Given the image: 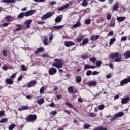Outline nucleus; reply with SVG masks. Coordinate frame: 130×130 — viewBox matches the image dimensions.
<instances>
[{
  "label": "nucleus",
  "instance_id": "423d86ee",
  "mask_svg": "<svg viewBox=\"0 0 130 130\" xmlns=\"http://www.w3.org/2000/svg\"><path fill=\"white\" fill-rule=\"evenodd\" d=\"M64 45L66 46V47H70V46H73V45H75V43L71 41H65Z\"/></svg>",
  "mask_w": 130,
  "mask_h": 130
},
{
  "label": "nucleus",
  "instance_id": "4468645a",
  "mask_svg": "<svg viewBox=\"0 0 130 130\" xmlns=\"http://www.w3.org/2000/svg\"><path fill=\"white\" fill-rule=\"evenodd\" d=\"M96 67L93 65L86 64L84 66V70H89V69H95Z\"/></svg>",
  "mask_w": 130,
  "mask_h": 130
},
{
  "label": "nucleus",
  "instance_id": "a211bd4d",
  "mask_svg": "<svg viewBox=\"0 0 130 130\" xmlns=\"http://www.w3.org/2000/svg\"><path fill=\"white\" fill-rule=\"evenodd\" d=\"M110 27H114L115 26V19L112 18L109 23Z\"/></svg>",
  "mask_w": 130,
  "mask_h": 130
},
{
  "label": "nucleus",
  "instance_id": "7c9ffc66",
  "mask_svg": "<svg viewBox=\"0 0 130 130\" xmlns=\"http://www.w3.org/2000/svg\"><path fill=\"white\" fill-rule=\"evenodd\" d=\"M77 83H81L82 82V78L80 76H76Z\"/></svg>",
  "mask_w": 130,
  "mask_h": 130
},
{
  "label": "nucleus",
  "instance_id": "7ed1b4c3",
  "mask_svg": "<svg viewBox=\"0 0 130 130\" xmlns=\"http://www.w3.org/2000/svg\"><path fill=\"white\" fill-rule=\"evenodd\" d=\"M130 82V76L128 78H125L120 82V86H124Z\"/></svg>",
  "mask_w": 130,
  "mask_h": 130
},
{
  "label": "nucleus",
  "instance_id": "79ce46f5",
  "mask_svg": "<svg viewBox=\"0 0 130 130\" xmlns=\"http://www.w3.org/2000/svg\"><path fill=\"white\" fill-rule=\"evenodd\" d=\"M15 126H16V125L15 124H12L9 127V130H13V128H15Z\"/></svg>",
  "mask_w": 130,
  "mask_h": 130
},
{
  "label": "nucleus",
  "instance_id": "5701e85b",
  "mask_svg": "<svg viewBox=\"0 0 130 130\" xmlns=\"http://www.w3.org/2000/svg\"><path fill=\"white\" fill-rule=\"evenodd\" d=\"M124 114L122 112H118V113L115 114L116 117H122Z\"/></svg>",
  "mask_w": 130,
  "mask_h": 130
},
{
  "label": "nucleus",
  "instance_id": "0e129e2a",
  "mask_svg": "<svg viewBox=\"0 0 130 130\" xmlns=\"http://www.w3.org/2000/svg\"><path fill=\"white\" fill-rule=\"evenodd\" d=\"M126 36H123V37H122L121 38V40L122 41H125V40H126Z\"/></svg>",
  "mask_w": 130,
  "mask_h": 130
},
{
  "label": "nucleus",
  "instance_id": "cd10ccee",
  "mask_svg": "<svg viewBox=\"0 0 130 130\" xmlns=\"http://www.w3.org/2000/svg\"><path fill=\"white\" fill-rule=\"evenodd\" d=\"M117 20L119 22H123V21H124V20H125V17H118L117 18Z\"/></svg>",
  "mask_w": 130,
  "mask_h": 130
},
{
  "label": "nucleus",
  "instance_id": "69168bd1",
  "mask_svg": "<svg viewBox=\"0 0 130 130\" xmlns=\"http://www.w3.org/2000/svg\"><path fill=\"white\" fill-rule=\"evenodd\" d=\"M107 35L108 36H112V35H113V31H110Z\"/></svg>",
  "mask_w": 130,
  "mask_h": 130
},
{
  "label": "nucleus",
  "instance_id": "b1692460",
  "mask_svg": "<svg viewBox=\"0 0 130 130\" xmlns=\"http://www.w3.org/2000/svg\"><path fill=\"white\" fill-rule=\"evenodd\" d=\"M68 91L70 94L74 93V87L73 86H70L68 88Z\"/></svg>",
  "mask_w": 130,
  "mask_h": 130
},
{
  "label": "nucleus",
  "instance_id": "a18cd8bd",
  "mask_svg": "<svg viewBox=\"0 0 130 130\" xmlns=\"http://www.w3.org/2000/svg\"><path fill=\"white\" fill-rule=\"evenodd\" d=\"M2 54H3V55L4 57H6V56H7V55H8V54H7V50H3V51H2Z\"/></svg>",
  "mask_w": 130,
  "mask_h": 130
},
{
  "label": "nucleus",
  "instance_id": "4d7b16f0",
  "mask_svg": "<svg viewBox=\"0 0 130 130\" xmlns=\"http://www.w3.org/2000/svg\"><path fill=\"white\" fill-rule=\"evenodd\" d=\"M3 70H4V71H7V70H8V66L7 65H4L3 67H2Z\"/></svg>",
  "mask_w": 130,
  "mask_h": 130
},
{
  "label": "nucleus",
  "instance_id": "f8f14e48",
  "mask_svg": "<svg viewBox=\"0 0 130 130\" xmlns=\"http://www.w3.org/2000/svg\"><path fill=\"white\" fill-rule=\"evenodd\" d=\"M84 39V35H80L78 36V37L76 38V41L77 42H81L82 40Z\"/></svg>",
  "mask_w": 130,
  "mask_h": 130
},
{
  "label": "nucleus",
  "instance_id": "4be33fe9",
  "mask_svg": "<svg viewBox=\"0 0 130 130\" xmlns=\"http://www.w3.org/2000/svg\"><path fill=\"white\" fill-rule=\"evenodd\" d=\"M99 38V35H92L90 37L91 40H97Z\"/></svg>",
  "mask_w": 130,
  "mask_h": 130
},
{
  "label": "nucleus",
  "instance_id": "473e14b6",
  "mask_svg": "<svg viewBox=\"0 0 130 130\" xmlns=\"http://www.w3.org/2000/svg\"><path fill=\"white\" fill-rule=\"evenodd\" d=\"M24 16H25L24 12H21L20 14H19L17 16L18 19H22L24 18Z\"/></svg>",
  "mask_w": 130,
  "mask_h": 130
},
{
  "label": "nucleus",
  "instance_id": "a19ab883",
  "mask_svg": "<svg viewBox=\"0 0 130 130\" xmlns=\"http://www.w3.org/2000/svg\"><path fill=\"white\" fill-rule=\"evenodd\" d=\"M7 122H8V119L6 118H3L0 120V123H5Z\"/></svg>",
  "mask_w": 130,
  "mask_h": 130
},
{
  "label": "nucleus",
  "instance_id": "bf43d9fd",
  "mask_svg": "<svg viewBox=\"0 0 130 130\" xmlns=\"http://www.w3.org/2000/svg\"><path fill=\"white\" fill-rule=\"evenodd\" d=\"M111 19V14H108L107 15V20H110Z\"/></svg>",
  "mask_w": 130,
  "mask_h": 130
},
{
  "label": "nucleus",
  "instance_id": "8fccbe9b",
  "mask_svg": "<svg viewBox=\"0 0 130 130\" xmlns=\"http://www.w3.org/2000/svg\"><path fill=\"white\" fill-rule=\"evenodd\" d=\"M115 62H119L121 61V58L117 57L115 60Z\"/></svg>",
  "mask_w": 130,
  "mask_h": 130
},
{
  "label": "nucleus",
  "instance_id": "e433bc0d",
  "mask_svg": "<svg viewBox=\"0 0 130 130\" xmlns=\"http://www.w3.org/2000/svg\"><path fill=\"white\" fill-rule=\"evenodd\" d=\"M82 7H87L88 6V2H87V0H83L82 3Z\"/></svg>",
  "mask_w": 130,
  "mask_h": 130
},
{
  "label": "nucleus",
  "instance_id": "c03bdc74",
  "mask_svg": "<svg viewBox=\"0 0 130 130\" xmlns=\"http://www.w3.org/2000/svg\"><path fill=\"white\" fill-rule=\"evenodd\" d=\"M51 115H53V116H55L56 114H57V112L56 111H53L50 113Z\"/></svg>",
  "mask_w": 130,
  "mask_h": 130
},
{
  "label": "nucleus",
  "instance_id": "0eeeda50",
  "mask_svg": "<svg viewBox=\"0 0 130 130\" xmlns=\"http://www.w3.org/2000/svg\"><path fill=\"white\" fill-rule=\"evenodd\" d=\"M129 97L124 98L121 99V103L122 104H126V103H128L129 102Z\"/></svg>",
  "mask_w": 130,
  "mask_h": 130
},
{
  "label": "nucleus",
  "instance_id": "4c0bfd02",
  "mask_svg": "<svg viewBox=\"0 0 130 130\" xmlns=\"http://www.w3.org/2000/svg\"><path fill=\"white\" fill-rule=\"evenodd\" d=\"M84 23L86 25H90V24H91V19H85L84 21Z\"/></svg>",
  "mask_w": 130,
  "mask_h": 130
},
{
  "label": "nucleus",
  "instance_id": "13d9d810",
  "mask_svg": "<svg viewBox=\"0 0 130 130\" xmlns=\"http://www.w3.org/2000/svg\"><path fill=\"white\" fill-rule=\"evenodd\" d=\"M44 44L45 45H48V43H47V39H45L44 40Z\"/></svg>",
  "mask_w": 130,
  "mask_h": 130
},
{
  "label": "nucleus",
  "instance_id": "c756f323",
  "mask_svg": "<svg viewBox=\"0 0 130 130\" xmlns=\"http://www.w3.org/2000/svg\"><path fill=\"white\" fill-rule=\"evenodd\" d=\"M116 41V39H115V38H112L110 39L109 42L110 45H112V44H113V43H114V42H115Z\"/></svg>",
  "mask_w": 130,
  "mask_h": 130
},
{
  "label": "nucleus",
  "instance_id": "20e7f679",
  "mask_svg": "<svg viewBox=\"0 0 130 130\" xmlns=\"http://www.w3.org/2000/svg\"><path fill=\"white\" fill-rule=\"evenodd\" d=\"M52 16V13L51 12H48L44 14L41 18V20H46L48 18H50Z\"/></svg>",
  "mask_w": 130,
  "mask_h": 130
},
{
  "label": "nucleus",
  "instance_id": "9d476101",
  "mask_svg": "<svg viewBox=\"0 0 130 130\" xmlns=\"http://www.w3.org/2000/svg\"><path fill=\"white\" fill-rule=\"evenodd\" d=\"M80 20H78V21L76 22L75 24H74L73 25V28H79V27H81L82 26V24L81 23V22H80Z\"/></svg>",
  "mask_w": 130,
  "mask_h": 130
},
{
  "label": "nucleus",
  "instance_id": "e2e57ef3",
  "mask_svg": "<svg viewBox=\"0 0 130 130\" xmlns=\"http://www.w3.org/2000/svg\"><path fill=\"white\" fill-rule=\"evenodd\" d=\"M9 26V23H5L2 24L3 27H8Z\"/></svg>",
  "mask_w": 130,
  "mask_h": 130
},
{
  "label": "nucleus",
  "instance_id": "f257e3e1",
  "mask_svg": "<svg viewBox=\"0 0 130 130\" xmlns=\"http://www.w3.org/2000/svg\"><path fill=\"white\" fill-rule=\"evenodd\" d=\"M52 67H55L57 69H61L63 67V61L61 59L56 58L54 60Z\"/></svg>",
  "mask_w": 130,
  "mask_h": 130
},
{
  "label": "nucleus",
  "instance_id": "5fc2aeb1",
  "mask_svg": "<svg viewBox=\"0 0 130 130\" xmlns=\"http://www.w3.org/2000/svg\"><path fill=\"white\" fill-rule=\"evenodd\" d=\"M56 98L57 100H59L61 98H62V95L61 94H58L56 95Z\"/></svg>",
  "mask_w": 130,
  "mask_h": 130
},
{
  "label": "nucleus",
  "instance_id": "052dcab7",
  "mask_svg": "<svg viewBox=\"0 0 130 130\" xmlns=\"http://www.w3.org/2000/svg\"><path fill=\"white\" fill-rule=\"evenodd\" d=\"M10 79H12L13 81H14V78H16V74H13L11 77H10Z\"/></svg>",
  "mask_w": 130,
  "mask_h": 130
},
{
  "label": "nucleus",
  "instance_id": "6e6d98bb",
  "mask_svg": "<svg viewBox=\"0 0 130 130\" xmlns=\"http://www.w3.org/2000/svg\"><path fill=\"white\" fill-rule=\"evenodd\" d=\"M44 92V87H42L40 89V94H42Z\"/></svg>",
  "mask_w": 130,
  "mask_h": 130
},
{
  "label": "nucleus",
  "instance_id": "6ab92c4d",
  "mask_svg": "<svg viewBox=\"0 0 130 130\" xmlns=\"http://www.w3.org/2000/svg\"><path fill=\"white\" fill-rule=\"evenodd\" d=\"M66 105L69 107L72 108V109H74V110L76 109V108L73 105V104H71V103L69 102H66Z\"/></svg>",
  "mask_w": 130,
  "mask_h": 130
},
{
  "label": "nucleus",
  "instance_id": "f3484780",
  "mask_svg": "<svg viewBox=\"0 0 130 130\" xmlns=\"http://www.w3.org/2000/svg\"><path fill=\"white\" fill-rule=\"evenodd\" d=\"M29 107L28 106H22L21 108H18L19 111H22V110H28Z\"/></svg>",
  "mask_w": 130,
  "mask_h": 130
},
{
  "label": "nucleus",
  "instance_id": "37998d69",
  "mask_svg": "<svg viewBox=\"0 0 130 130\" xmlns=\"http://www.w3.org/2000/svg\"><path fill=\"white\" fill-rule=\"evenodd\" d=\"M84 127L85 129H88L89 127H91V125L89 124H85L84 125Z\"/></svg>",
  "mask_w": 130,
  "mask_h": 130
},
{
  "label": "nucleus",
  "instance_id": "a878e982",
  "mask_svg": "<svg viewBox=\"0 0 130 130\" xmlns=\"http://www.w3.org/2000/svg\"><path fill=\"white\" fill-rule=\"evenodd\" d=\"M114 11H117L118 10V3H115L113 6Z\"/></svg>",
  "mask_w": 130,
  "mask_h": 130
},
{
  "label": "nucleus",
  "instance_id": "680f3d73",
  "mask_svg": "<svg viewBox=\"0 0 130 130\" xmlns=\"http://www.w3.org/2000/svg\"><path fill=\"white\" fill-rule=\"evenodd\" d=\"M99 74V72H98L97 71H95L93 72V73H92V75H93V76H95V75H98Z\"/></svg>",
  "mask_w": 130,
  "mask_h": 130
},
{
  "label": "nucleus",
  "instance_id": "2f4dec72",
  "mask_svg": "<svg viewBox=\"0 0 130 130\" xmlns=\"http://www.w3.org/2000/svg\"><path fill=\"white\" fill-rule=\"evenodd\" d=\"M62 18L61 17L58 16L55 19V22L56 23H59V22H61Z\"/></svg>",
  "mask_w": 130,
  "mask_h": 130
},
{
  "label": "nucleus",
  "instance_id": "603ef678",
  "mask_svg": "<svg viewBox=\"0 0 130 130\" xmlns=\"http://www.w3.org/2000/svg\"><path fill=\"white\" fill-rule=\"evenodd\" d=\"M116 118H117V117H116V115H115L114 116H113L112 117H111V121H113V120H115V119H116Z\"/></svg>",
  "mask_w": 130,
  "mask_h": 130
},
{
  "label": "nucleus",
  "instance_id": "412c9836",
  "mask_svg": "<svg viewBox=\"0 0 130 130\" xmlns=\"http://www.w3.org/2000/svg\"><path fill=\"white\" fill-rule=\"evenodd\" d=\"M26 121H29V122L33 120V115H30L26 118Z\"/></svg>",
  "mask_w": 130,
  "mask_h": 130
},
{
  "label": "nucleus",
  "instance_id": "72a5a7b5",
  "mask_svg": "<svg viewBox=\"0 0 130 130\" xmlns=\"http://www.w3.org/2000/svg\"><path fill=\"white\" fill-rule=\"evenodd\" d=\"M89 61L92 62V63H95V62L97 61V59L96 58V57H91V58H90Z\"/></svg>",
  "mask_w": 130,
  "mask_h": 130
},
{
  "label": "nucleus",
  "instance_id": "aec40b11",
  "mask_svg": "<svg viewBox=\"0 0 130 130\" xmlns=\"http://www.w3.org/2000/svg\"><path fill=\"white\" fill-rule=\"evenodd\" d=\"M32 23V20H28L25 21V24L26 25V28L27 29H29L30 28V24Z\"/></svg>",
  "mask_w": 130,
  "mask_h": 130
},
{
  "label": "nucleus",
  "instance_id": "39448f33",
  "mask_svg": "<svg viewBox=\"0 0 130 130\" xmlns=\"http://www.w3.org/2000/svg\"><path fill=\"white\" fill-rule=\"evenodd\" d=\"M117 57H119V53H113L110 55V58L111 59H114V58H116Z\"/></svg>",
  "mask_w": 130,
  "mask_h": 130
},
{
  "label": "nucleus",
  "instance_id": "774afa93",
  "mask_svg": "<svg viewBox=\"0 0 130 130\" xmlns=\"http://www.w3.org/2000/svg\"><path fill=\"white\" fill-rule=\"evenodd\" d=\"M43 57H48V54L46 53H44L42 55Z\"/></svg>",
  "mask_w": 130,
  "mask_h": 130
},
{
  "label": "nucleus",
  "instance_id": "09e8293b",
  "mask_svg": "<svg viewBox=\"0 0 130 130\" xmlns=\"http://www.w3.org/2000/svg\"><path fill=\"white\" fill-rule=\"evenodd\" d=\"M96 64L97 67H100L101 64H102V61H98L96 62Z\"/></svg>",
  "mask_w": 130,
  "mask_h": 130
},
{
  "label": "nucleus",
  "instance_id": "dca6fc26",
  "mask_svg": "<svg viewBox=\"0 0 130 130\" xmlns=\"http://www.w3.org/2000/svg\"><path fill=\"white\" fill-rule=\"evenodd\" d=\"M5 19L6 20L7 22H11V21H13V17L10 15L6 16Z\"/></svg>",
  "mask_w": 130,
  "mask_h": 130
},
{
  "label": "nucleus",
  "instance_id": "ddd939ff",
  "mask_svg": "<svg viewBox=\"0 0 130 130\" xmlns=\"http://www.w3.org/2000/svg\"><path fill=\"white\" fill-rule=\"evenodd\" d=\"M88 86L93 87V86H97V82L95 81L88 82L87 83Z\"/></svg>",
  "mask_w": 130,
  "mask_h": 130
},
{
  "label": "nucleus",
  "instance_id": "f704fd0d",
  "mask_svg": "<svg viewBox=\"0 0 130 130\" xmlns=\"http://www.w3.org/2000/svg\"><path fill=\"white\" fill-rule=\"evenodd\" d=\"M89 42V39L88 38H85L83 40L82 44H87Z\"/></svg>",
  "mask_w": 130,
  "mask_h": 130
},
{
  "label": "nucleus",
  "instance_id": "1a4fd4ad",
  "mask_svg": "<svg viewBox=\"0 0 130 130\" xmlns=\"http://www.w3.org/2000/svg\"><path fill=\"white\" fill-rule=\"evenodd\" d=\"M33 15V10H29L26 12H24V16L25 17H29L30 16H32Z\"/></svg>",
  "mask_w": 130,
  "mask_h": 130
},
{
  "label": "nucleus",
  "instance_id": "ea45409f",
  "mask_svg": "<svg viewBox=\"0 0 130 130\" xmlns=\"http://www.w3.org/2000/svg\"><path fill=\"white\" fill-rule=\"evenodd\" d=\"M104 107H105V106L104 105L102 104L98 106V109L99 110H103L104 109Z\"/></svg>",
  "mask_w": 130,
  "mask_h": 130
},
{
  "label": "nucleus",
  "instance_id": "864d4df0",
  "mask_svg": "<svg viewBox=\"0 0 130 130\" xmlns=\"http://www.w3.org/2000/svg\"><path fill=\"white\" fill-rule=\"evenodd\" d=\"M5 116V111H0V117Z\"/></svg>",
  "mask_w": 130,
  "mask_h": 130
},
{
  "label": "nucleus",
  "instance_id": "2eb2a0df",
  "mask_svg": "<svg viewBox=\"0 0 130 130\" xmlns=\"http://www.w3.org/2000/svg\"><path fill=\"white\" fill-rule=\"evenodd\" d=\"M5 82L7 84H9V85H13V84H14V80H13L11 78H6V79L5 80Z\"/></svg>",
  "mask_w": 130,
  "mask_h": 130
},
{
  "label": "nucleus",
  "instance_id": "338daca9",
  "mask_svg": "<svg viewBox=\"0 0 130 130\" xmlns=\"http://www.w3.org/2000/svg\"><path fill=\"white\" fill-rule=\"evenodd\" d=\"M50 107H54V106H55V104H54V103H51L50 104Z\"/></svg>",
  "mask_w": 130,
  "mask_h": 130
},
{
  "label": "nucleus",
  "instance_id": "58836bf2",
  "mask_svg": "<svg viewBox=\"0 0 130 130\" xmlns=\"http://www.w3.org/2000/svg\"><path fill=\"white\" fill-rule=\"evenodd\" d=\"M17 26L18 27L16 28V31H20V30H22V28H23V26H22L20 24H17Z\"/></svg>",
  "mask_w": 130,
  "mask_h": 130
},
{
  "label": "nucleus",
  "instance_id": "6e6552de",
  "mask_svg": "<svg viewBox=\"0 0 130 130\" xmlns=\"http://www.w3.org/2000/svg\"><path fill=\"white\" fill-rule=\"evenodd\" d=\"M70 7V4H67L66 5H64L63 6H61V7L57 9L58 11H63L65 9H68Z\"/></svg>",
  "mask_w": 130,
  "mask_h": 130
},
{
  "label": "nucleus",
  "instance_id": "9b49d317",
  "mask_svg": "<svg viewBox=\"0 0 130 130\" xmlns=\"http://www.w3.org/2000/svg\"><path fill=\"white\" fill-rule=\"evenodd\" d=\"M124 56H125L126 59H128L130 58V51H126L124 53Z\"/></svg>",
  "mask_w": 130,
  "mask_h": 130
},
{
  "label": "nucleus",
  "instance_id": "c85d7f7f",
  "mask_svg": "<svg viewBox=\"0 0 130 130\" xmlns=\"http://www.w3.org/2000/svg\"><path fill=\"white\" fill-rule=\"evenodd\" d=\"M37 103L38 104H42L43 103H44V99L41 98L39 100H37Z\"/></svg>",
  "mask_w": 130,
  "mask_h": 130
},
{
  "label": "nucleus",
  "instance_id": "c9c22d12",
  "mask_svg": "<svg viewBox=\"0 0 130 130\" xmlns=\"http://www.w3.org/2000/svg\"><path fill=\"white\" fill-rule=\"evenodd\" d=\"M88 116L89 117H96L97 116V114L95 113H89Z\"/></svg>",
  "mask_w": 130,
  "mask_h": 130
},
{
  "label": "nucleus",
  "instance_id": "3c124183",
  "mask_svg": "<svg viewBox=\"0 0 130 130\" xmlns=\"http://www.w3.org/2000/svg\"><path fill=\"white\" fill-rule=\"evenodd\" d=\"M86 75L87 76H91L92 75V71L88 70L86 72Z\"/></svg>",
  "mask_w": 130,
  "mask_h": 130
},
{
  "label": "nucleus",
  "instance_id": "de8ad7c7",
  "mask_svg": "<svg viewBox=\"0 0 130 130\" xmlns=\"http://www.w3.org/2000/svg\"><path fill=\"white\" fill-rule=\"evenodd\" d=\"M21 69L22 70V71H27L28 70V68H27V67H26V66H25V65H22L21 66Z\"/></svg>",
  "mask_w": 130,
  "mask_h": 130
},
{
  "label": "nucleus",
  "instance_id": "f03ea898",
  "mask_svg": "<svg viewBox=\"0 0 130 130\" xmlns=\"http://www.w3.org/2000/svg\"><path fill=\"white\" fill-rule=\"evenodd\" d=\"M57 72V70L55 69V68H50L48 70V74L50 76H53V75H55Z\"/></svg>",
  "mask_w": 130,
  "mask_h": 130
},
{
  "label": "nucleus",
  "instance_id": "393cba45",
  "mask_svg": "<svg viewBox=\"0 0 130 130\" xmlns=\"http://www.w3.org/2000/svg\"><path fill=\"white\" fill-rule=\"evenodd\" d=\"M62 28H63V26L62 25L53 26V29H55V30H60V29H62Z\"/></svg>",
  "mask_w": 130,
  "mask_h": 130
},
{
  "label": "nucleus",
  "instance_id": "bb28decb",
  "mask_svg": "<svg viewBox=\"0 0 130 130\" xmlns=\"http://www.w3.org/2000/svg\"><path fill=\"white\" fill-rule=\"evenodd\" d=\"M42 51H43V48H39L35 52V54H38V53H40V52H42Z\"/></svg>",
  "mask_w": 130,
  "mask_h": 130
},
{
  "label": "nucleus",
  "instance_id": "49530a36",
  "mask_svg": "<svg viewBox=\"0 0 130 130\" xmlns=\"http://www.w3.org/2000/svg\"><path fill=\"white\" fill-rule=\"evenodd\" d=\"M89 57L87 55H81V58L82 59H87V58H88Z\"/></svg>",
  "mask_w": 130,
  "mask_h": 130
}]
</instances>
